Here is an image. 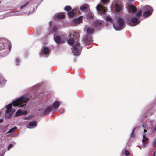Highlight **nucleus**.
Segmentation results:
<instances>
[{"instance_id": "48", "label": "nucleus", "mask_w": 156, "mask_h": 156, "mask_svg": "<svg viewBox=\"0 0 156 156\" xmlns=\"http://www.w3.org/2000/svg\"><path fill=\"white\" fill-rule=\"evenodd\" d=\"M142 126L143 127V128H146V127H144V126L143 125H142Z\"/></svg>"}, {"instance_id": "13", "label": "nucleus", "mask_w": 156, "mask_h": 156, "mask_svg": "<svg viewBox=\"0 0 156 156\" xmlns=\"http://www.w3.org/2000/svg\"><path fill=\"white\" fill-rule=\"evenodd\" d=\"M55 18L59 19H62L65 17V15L64 13H59L55 15Z\"/></svg>"}, {"instance_id": "3", "label": "nucleus", "mask_w": 156, "mask_h": 156, "mask_svg": "<svg viewBox=\"0 0 156 156\" xmlns=\"http://www.w3.org/2000/svg\"><path fill=\"white\" fill-rule=\"evenodd\" d=\"M124 24L125 22L124 20L121 17H119L117 19L116 23L113 24V26L115 30L120 31L124 28Z\"/></svg>"}, {"instance_id": "16", "label": "nucleus", "mask_w": 156, "mask_h": 156, "mask_svg": "<svg viewBox=\"0 0 156 156\" xmlns=\"http://www.w3.org/2000/svg\"><path fill=\"white\" fill-rule=\"evenodd\" d=\"M101 25V23L99 21H95L94 23V26L95 27L98 28L100 27Z\"/></svg>"}, {"instance_id": "40", "label": "nucleus", "mask_w": 156, "mask_h": 156, "mask_svg": "<svg viewBox=\"0 0 156 156\" xmlns=\"http://www.w3.org/2000/svg\"><path fill=\"white\" fill-rule=\"evenodd\" d=\"M3 121V120L2 119H0V122H2Z\"/></svg>"}, {"instance_id": "31", "label": "nucleus", "mask_w": 156, "mask_h": 156, "mask_svg": "<svg viewBox=\"0 0 156 156\" xmlns=\"http://www.w3.org/2000/svg\"><path fill=\"white\" fill-rule=\"evenodd\" d=\"M13 147V145L12 144H10L8 145V147H7V149L8 150H9L10 149V148L12 147Z\"/></svg>"}, {"instance_id": "26", "label": "nucleus", "mask_w": 156, "mask_h": 156, "mask_svg": "<svg viewBox=\"0 0 156 156\" xmlns=\"http://www.w3.org/2000/svg\"><path fill=\"white\" fill-rule=\"evenodd\" d=\"M17 129V127L16 126H14L13 128H11L10 129L9 131L7 133H10L13 132L14 130Z\"/></svg>"}, {"instance_id": "33", "label": "nucleus", "mask_w": 156, "mask_h": 156, "mask_svg": "<svg viewBox=\"0 0 156 156\" xmlns=\"http://www.w3.org/2000/svg\"><path fill=\"white\" fill-rule=\"evenodd\" d=\"M135 128L132 131V133H131V137H133L134 136V130H135Z\"/></svg>"}, {"instance_id": "6", "label": "nucleus", "mask_w": 156, "mask_h": 156, "mask_svg": "<svg viewBox=\"0 0 156 156\" xmlns=\"http://www.w3.org/2000/svg\"><path fill=\"white\" fill-rule=\"evenodd\" d=\"M126 7L127 9L128 12L129 13L132 12L133 13H135L136 11V7L133 5L127 4L126 5Z\"/></svg>"}, {"instance_id": "27", "label": "nucleus", "mask_w": 156, "mask_h": 156, "mask_svg": "<svg viewBox=\"0 0 156 156\" xmlns=\"http://www.w3.org/2000/svg\"><path fill=\"white\" fill-rule=\"evenodd\" d=\"M72 9L71 7L69 6H67L64 7V9L65 11H69L70 10Z\"/></svg>"}, {"instance_id": "32", "label": "nucleus", "mask_w": 156, "mask_h": 156, "mask_svg": "<svg viewBox=\"0 0 156 156\" xmlns=\"http://www.w3.org/2000/svg\"><path fill=\"white\" fill-rule=\"evenodd\" d=\"M20 62V60L19 58H16V65H18Z\"/></svg>"}, {"instance_id": "18", "label": "nucleus", "mask_w": 156, "mask_h": 156, "mask_svg": "<svg viewBox=\"0 0 156 156\" xmlns=\"http://www.w3.org/2000/svg\"><path fill=\"white\" fill-rule=\"evenodd\" d=\"M75 42H78L77 41L75 42L74 41L73 39L72 38H70L68 40V43L70 45H72L73 46L74 45V43Z\"/></svg>"}, {"instance_id": "20", "label": "nucleus", "mask_w": 156, "mask_h": 156, "mask_svg": "<svg viewBox=\"0 0 156 156\" xmlns=\"http://www.w3.org/2000/svg\"><path fill=\"white\" fill-rule=\"evenodd\" d=\"M86 17L87 18H90L91 19H93L94 18L91 12H89L86 15Z\"/></svg>"}, {"instance_id": "11", "label": "nucleus", "mask_w": 156, "mask_h": 156, "mask_svg": "<svg viewBox=\"0 0 156 156\" xmlns=\"http://www.w3.org/2000/svg\"><path fill=\"white\" fill-rule=\"evenodd\" d=\"M52 107L51 106H49L43 110V114L44 115L48 113L52 110Z\"/></svg>"}, {"instance_id": "41", "label": "nucleus", "mask_w": 156, "mask_h": 156, "mask_svg": "<svg viewBox=\"0 0 156 156\" xmlns=\"http://www.w3.org/2000/svg\"><path fill=\"white\" fill-rule=\"evenodd\" d=\"M49 26H51V22H49Z\"/></svg>"}, {"instance_id": "25", "label": "nucleus", "mask_w": 156, "mask_h": 156, "mask_svg": "<svg viewBox=\"0 0 156 156\" xmlns=\"http://www.w3.org/2000/svg\"><path fill=\"white\" fill-rule=\"evenodd\" d=\"M68 15L69 17H72L74 16V12L73 11L68 12Z\"/></svg>"}, {"instance_id": "4", "label": "nucleus", "mask_w": 156, "mask_h": 156, "mask_svg": "<svg viewBox=\"0 0 156 156\" xmlns=\"http://www.w3.org/2000/svg\"><path fill=\"white\" fill-rule=\"evenodd\" d=\"M71 49L74 55L79 56L80 55L82 47L79 42H75L72 46Z\"/></svg>"}, {"instance_id": "1", "label": "nucleus", "mask_w": 156, "mask_h": 156, "mask_svg": "<svg viewBox=\"0 0 156 156\" xmlns=\"http://www.w3.org/2000/svg\"><path fill=\"white\" fill-rule=\"evenodd\" d=\"M30 98L27 97L26 96L23 95L19 98L16 100L14 101L12 104H9L6 106V110L5 111V116L7 118H10L13 113L15 112V110L11 109L12 105L14 106H18L19 108H25L26 104L29 99Z\"/></svg>"}, {"instance_id": "38", "label": "nucleus", "mask_w": 156, "mask_h": 156, "mask_svg": "<svg viewBox=\"0 0 156 156\" xmlns=\"http://www.w3.org/2000/svg\"><path fill=\"white\" fill-rule=\"evenodd\" d=\"M27 113V112L26 111H24L22 113L23 114H26Z\"/></svg>"}, {"instance_id": "22", "label": "nucleus", "mask_w": 156, "mask_h": 156, "mask_svg": "<svg viewBox=\"0 0 156 156\" xmlns=\"http://www.w3.org/2000/svg\"><path fill=\"white\" fill-rule=\"evenodd\" d=\"M94 30L93 29L89 27L87 28V32L88 33L90 34H91L93 33Z\"/></svg>"}, {"instance_id": "44", "label": "nucleus", "mask_w": 156, "mask_h": 156, "mask_svg": "<svg viewBox=\"0 0 156 156\" xmlns=\"http://www.w3.org/2000/svg\"><path fill=\"white\" fill-rule=\"evenodd\" d=\"M60 113H61V114H62V113H63L64 112H63V111L62 112H61V111H60Z\"/></svg>"}, {"instance_id": "19", "label": "nucleus", "mask_w": 156, "mask_h": 156, "mask_svg": "<svg viewBox=\"0 0 156 156\" xmlns=\"http://www.w3.org/2000/svg\"><path fill=\"white\" fill-rule=\"evenodd\" d=\"M115 10L117 12H119L121 10L120 7L118 3H116L115 4Z\"/></svg>"}, {"instance_id": "47", "label": "nucleus", "mask_w": 156, "mask_h": 156, "mask_svg": "<svg viewBox=\"0 0 156 156\" xmlns=\"http://www.w3.org/2000/svg\"><path fill=\"white\" fill-rule=\"evenodd\" d=\"M73 11L74 12L75 11V10H73Z\"/></svg>"}, {"instance_id": "51", "label": "nucleus", "mask_w": 156, "mask_h": 156, "mask_svg": "<svg viewBox=\"0 0 156 156\" xmlns=\"http://www.w3.org/2000/svg\"><path fill=\"white\" fill-rule=\"evenodd\" d=\"M0 156H1V155H0Z\"/></svg>"}, {"instance_id": "24", "label": "nucleus", "mask_w": 156, "mask_h": 156, "mask_svg": "<svg viewBox=\"0 0 156 156\" xmlns=\"http://www.w3.org/2000/svg\"><path fill=\"white\" fill-rule=\"evenodd\" d=\"M29 4V3L28 2H26L23 5L21 6V9H23L27 7Z\"/></svg>"}, {"instance_id": "14", "label": "nucleus", "mask_w": 156, "mask_h": 156, "mask_svg": "<svg viewBox=\"0 0 156 156\" xmlns=\"http://www.w3.org/2000/svg\"><path fill=\"white\" fill-rule=\"evenodd\" d=\"M82 21L81 17H79L77 19L74 20V23L76 24H79L81 23Z\"/></svg>"}, {"instance_id": "23", "label": "nucleus", "mask_w": 156, "mask_h": 156, "mask_svg": "<svg viewBox=\"0 0 156 156\" xmlns=\"http://www.w3.org/2000/svg\"><path fill=\"white\" fill-rule=\"evenodd\" d=\"M0 79L1 80L0 81V85L4 84L7 81L5 79H4L3 78H1Z\"/></svg>"}, {"instance_id": "29", "label": "nucleus", "mask_w": 156, "mask_h": 156, "mask_svg": "<svg viewBox=\"0 0 156 156\" xmlns=\"http://www.w3.org/2000/svg\"><path fill=\"white\" fill-rule=\"evenodd\" d=\"M106 20L107 21H109L112 22V19L108 16L106 17Z\"/></svg>"}, {"instance_id": "9", "label": "nucleus", "mask_w": 156, "mask_h": 156, "mask_svg": "<svg viewBox=\"0 0 156 156\" xmlns=\"http://www.w3.org/2000/svg\"><path fill=\"white\" fill-rule=\"evenodd\" d=\"M83 39L84 42L87 44H89L92 41V39L91 36L87 35H85Z\"/></svg>"}, {"instance_id": "42", "label": "nucleus", "mask_w": 156, "mask_h": 156, "mask_svg": "<svg viewBox=\"0 0 156 156\" xmlns=\"http://www.w3.org/2000/svg\"><path fill=\"white\" fill-rule=\"evenodd\" d=\"M43 110V109L42 108H40V109H38V111H42V110Z\"/></svg>"}, {"instance_id": "39", "label": "nucleus", "mask_w": 156, "mask_h": 156, "mask_svg": "<svg viewBox=\"0 0 156 156\" xmlns=\"http://www.w3.org/2000/svg\"><path fill=\"white\" fill-rule=\"evenodd\" d=\"M143 139H144V138H147L146 137V136L145 135H144V134H143Z\"/></svg>"}, {"instance_id": "37", "label": "nucleus", "mask_w": 156, "mask_h": 156, "mask_svg": "<svg viewBox=\"0 0 156 156\" xmlns=\"http://www.w3.org/2000/svg\"><path fill=\"white\" fill-rule=\"evenodd\" d=\"M142 146L143 148H144L146 147V145L145 144H143L142 145Z\"/></svg>"}, {"instance_id": "28", "label": "nucleus", "mask_w": 156, "mask_h": 156, "mask_svg": "<svg viewBox=\"0 0 156 156\" xmlns=\"http://www.w3.org/2000/svg\"><path fill=\"white\" fill-rule=\"evenodd\" d=\"M102 2V3L104 4H107L109 2V0H101Z\"/></svg>"}, {"instance_id": "50", "label": "nucleus", "mask_w": 156, "mask_h": 156, "mask_svg": "<svg viewBox=\"0 0 156 156\" xmlns=\"http://www.w3.org/2000/svg\"><path fill=\"white\" fill-rule=\"evenodd\" d=\"M1 3V2H0V3Z\"/></svg>"}, {"instance_id": "7", "label": "nucleus", "mask_w": 156, "mask_h": 156, "mask_svg": "<svg viewBox=\"0 0 156 156\" xmlns=\"http://www.w3.org/2000/svg\"><path fill=\"white\" fill-rule=\"evenodd\" d=\"M96 8L98 11V12L100 14H105L106 12L105 8L100 4H98L96 7Z\"/></svg>"}, {"instance_id": "12", "label": "nucleus", "mask_w": 156, "mask_h": 156, "mask_svg": "<svg viewBox=\"0 0 156 156\" xmlns=\"http://www.w3.org/2000/svg\"><path fill=\"white\" fill-rule=\"evenodd\" d=\"M60 103L58 101H55L53 104V106L54 109H57L59 106Z\"/></svg>"}, {"instance_id": "15", "label": "nucleus", "mask_w": 156, "mask_h": 156, "mask_svg": "<svg viewBox=\"0 0 156 156\" xmlns=\"http://www.w3.org/2000/svg\"><path fill=\"white\" fill-rule=\"evenodd\" d=\"M55 41L57 43H60L62 42L61 37L59 36H56L55 38Z\"/></svg>"}, {"instance_id": "35", "label": "nucleus", "mask_w": 156, "mask_h": 156, "mask_svg": "<svg viewBox=\"0 0 156 156\" xmlns=\"http://www.w3.org/2000/svg\"><path fill=\"white\" fill-rule=\"evenodd\" d=\"M148 139L147 138H145L143 139L142 140V142L143 143H145L146 142H147V141Z\"/></svg>"}, {"instance_id": "17", "label": "nucleus", "mask_w": 156, "mask_h": 156, "mask_svg": "<svg viewBox=\"0 0 156 156\" xmlns=\"http://www.w3.org/2000/svg\"><path fill=\"white\" fill-rule=\"evenodd\" d=\"M88 7V4H85L81 6L80 7V9L82 11H83L86 9Z\"/></svg>"}, {"instance_id": "46", "label": "nucleus", "mask_w": 156, "mask_h": 156, "mask_svg": "<svg viewBox=\"0 0 156 156\" xmlns=\"http://www.w3.org/2000/svg\"><path fill=\"white\" fill-rule=\"evenodd\" d=\"M154 130H155V131H156V126H155V127L154 128Z\"/></svg>"}, {"instance_id": "10", "label": "nucleus", "mask_w": 156, "mask_h": 156, "mask_svg": "<svg viewBox=\"0 0 156 156\" xmlns=\"http://www.w3.org/2000/svg\"><path fill=\"white\" fill-rule=\"evenodd\" d=\"M37 122L36 121L31 122L27 126V127L28 128H33L37 126Z\"/></svg>"}, {"instance_id": "49", "label": "nucleus", "mask_w": 156, "mask_h": 156, "mask_svg": "<svg viewBox=\"0 0 156 156\" xmlns=\"http://www.w3.org/2000/svg\"><path fill=\"white\" fill-rule=\"evenodd\" d=\"M74 35V34H73V35H72V36H73Z\"/></svg>"}, {"instance_id": "34", "label": "nucleus", "mask_w": 156, "mask_h": 156, "mask_svg": "<svg viewBox=\"0 0 156 156\" xmlns=\"http://www.w3.org/2000/svg\"><path fill=\"white\" fill-rule=\"evenodd\" d=\"M57 29V27L56 26H54L53 27V29L52 30L53 33L55 32Z\"/></svg>"}, {"instance_id": "30", "label": "nucleus", "mask_w": 156, "mask_h": 156, "mask_svg": "<svg viewBox=\"0 0 156 156\" xmlns=\"http://www.w3.org/2000/svg\"><path fill=\"white\" fill-rule=\"evenodd\" d=\"M123 151V153H125V154L126 156H128L129 155V153L128 151L125 150Z\"/></svg>"}, {"instance_id": "45", "label": "nucleus", "mask_w": 156, "mask_h": 156, "mask_svg": "<svg viewBox=\"0 0 156 156\" xmlns=\"http://www.w3.org/2000/svg\"><path fill=\"white\" fill-rule=\"evenodd\" d=\"M155 152H156V151H155L154 153V155L153 156H156L155 155Z\"/></svg>"}, {"instance_id": "5", "label": "nucleus", "mask_w": 156, "mask_h": 156, "mask_svg": "<svg viewBox=\"0 0 156 156\" xmlns=\"http://www.w3.org/2000/svg\"><path fill=\"white\" fill-rule=\"evenodd\" d=\"M142 13L141 11H140L136 14V16L137 17H134L131 19V23L129 24L132 26H135L138 24L140 21L138 20V19L141 16Z\"/></svg>"}, {"instance_id": "21", "label": "nucleus", "mask_w": 156, "mask_h": 156, "mask_svg": "<svg viewBox=\"0 0 156 156\" xmlns=\"http://www.w3.org/2000/svg\"><path fill=\"white\" fill-rule=\"evenodd\" d=\"M23 114L22 112L20 109L18 110L16 113V116H18Z\"/></svg>"}, {"instance_id": "43", "label": "nucleus", "mask_w": 156, "mask_h": 156, "mask_svg": "<svg viewBox=\"0 0 156 156\" xmlns=\"http://www.w3.org/2000/svg\"><path fill=\"white\" fill-rule=\"evenodd\" d=\"M144 133H146L147 132V130L145 129H144Z\"/></svg>"}, {"instance_id": "2", "label": "nucleus", "mask_w": 156, "mask_h": 156, "mask_svg": "<svg viewBox=\"0 0 156 156\" xmlns=\"http://www.w3.org/2000/svg\"><path fill=\"white\" fill-rule=\"evenodd\" d=\"M140 11H144L143 14V16L144 17H147L151 15L153 9L151 6L146 5L144 6Z\"/></svg>"}, {"instance_id": "8", "label": "nucleus", "mask_w": 156, "mask_h": 156, "mask_svg": "<svg viewBox=\"0 0 156 156\" xmlns=\"http://www.w3.org/2000/svg\"><path fill=\"white\" fill-rule=\"evenodd\" d=\"M49 49L47 47H44L43 48L42 50L41 51V53H40L41 56H44L45 57L44 55H46L49 52Z\"/></svg>"}, {"instance_id": "36", "label": "nucleus", "mask_w": 156, "mask_h": 156, "mask_svg": "<svg viewBox=\"0 0 156 156\" xmlns=\"http://www.w3.org/2000/svg\"><path fill=\"white\" fill-rule=\"evenodd\" d=\"M153 143L154 146H156V140H154Z\"/></svg>"}]
</instances>
